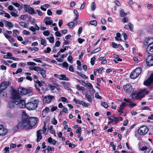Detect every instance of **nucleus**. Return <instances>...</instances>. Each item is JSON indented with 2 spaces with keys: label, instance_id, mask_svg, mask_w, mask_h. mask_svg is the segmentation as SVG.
Here are the masks:
<instances>
[{
  "label": "nucleus",
  "instance_id": "f704fd0d",
  "mask_svg": "<svg viewBox=\"0 0 153 153\" xmlns=\"http://www.w3.org/2000/svg\"><path fill=\"white\" fill-rule=\"evenodd\" d=\"M103 70V68L102 67L100 68V69H96L94 70V73L95 75H96V74H95V72L97 71L98 72L99 74H100L101 73L102 71Z\"/></svg>",
  "mask_w": 153,
  "mask_h": 153
},
{
  "label": "nucleus",
  "instance_id": "3c124183",
  "mask_svg": "<svg viewBox=\"0 0 153 153\" xmlns=\"http://www.w3.org/2000/svg\"><path fill=\"white\" fill-rule=\"evenodd\" d=\"M73 101L76 104H78L80 105L81 104V101H80L79 100H77L75 98H74L73 99Z\"/></svg>",
  "mask_w": 153,
  "mask_h": 153
},
{
  "label": "nucleus",
  "instance_id": "20e7f679",
  "mask_svg": "<svg viewBox=\"0 0 153 153\" xmlns=\"http://www.w3.org/2000/svg\"><path fill=\"white\" fill-rule=\"evenodd\" d=\"M143 84L149 87L150 90H152L153 88V73L144 82Z\"/></svg>",
  "mask_w": 153,
  "mask_h": 153
},
{
  "label": "nucleus",
  "instance_id": "774afa93",
  "mask_svg": "<svg viewBox=\"0 0 153 153\" xmlns=\"http://www.w3.org/2000/svg\"><path fill=\"white\" fill-rule=\"evenodd\" d=\"M9 147H6L4 148V153H8L9 152Z\"/></svg>",
  "mask_w": 153,
  "mask_h": 153
},
{
  "label": "nucleus",
  "instance_id": "39448f33",
  "mask_svg": "<svg viewBox=\"0 0 153 153\" xmlns=\"http://www.w3.org/2000/svg\"><path fill=\"white\" fill-rule=\"evenodd\" d=\"M29 69L31 70H34L40 74L42 77L44 78H46L45 71L42 68L37 66L30 67Z\"/></svg>",
  "mask_w": 153,
  "mask_h": 153
},
{
  "label": "nucleus",
  "instance_id": "a19ab883",
  "mask_svg": "<svg viewBox=\"0 0 153 153\" xmlns=\"http://www.w3.org/2000/svg\"><path fill=\"white\" fill-rule=\"evenodd\" d=\"M51 51V49L50 47H47L46 50L44 51V53H49Z\"/></svg>",
  "mask_w": 153,
  "mask_h": 153
},
{
  "label": "nucleus",
  "instance_id": "79ce46f5",
  "mask_svg": "<svg viewBox=\"0 0 153 153\" xmlns=\"http://www.w3.org/2000/svg\"><path fill=\"white\" fill-rule=\"evenodd\" d=\"M61 101L63 102L68 103V101L67 99L65 97H62L61 98Z\"/></svg>",
  "mask_w": 153,
  "mask_h": 153
},
{
  "label": "nucleus",
  "instance_id": "603ef678",
  "mask_svg": "<svg viewBox=\"0 0 153 153\" xmlns=\"http://www.w3.org/2000/svg\"><path fill=\"white\" fill-rule=\"evenodd\" d=\"M50 33V32L48 30H45L43 32V35L46 36H48Z\"/></svg>",
  "mask_w": 153,
  "mask_h": 153
},
{
  "label": "nucleus",
  "instance_id": "b1692460",
  "mask_svg": "<svg viewBox=\"0 0 153 153\" xmlns=\"http://www.w3.org/2000/svg\"><path fill=\"white\" fill-rule=\"evenodd\" d=\"M121 34L119 32L117 33H116V36L115 37V39L117 41H120L122 42L123 40L121 38Z\"/></svg>",
  "mask_w": 153,
  "mask_h": 153
},
{
  "label": "nucleus",
  "instance_id": "473e14b6",
  "mask_svg": "<svg viewBox=\"0 0 153 153\" xmlns=\"http://www.w3.org/2000/svg\"><path fill=\"white\" fill-rule=\"evenodd\" d=\"M76 74L84 79H87L88 78V77H87L85 75L82 74L81 72H79L77 71Z\"/></svg>",
  "mask_w": 153,
  "mask_h": 153
},
{
  "label": "nucleus",
  "instance_id": "0e129e2a",
  "mask_svg": "<svg viewBox=\"0 0 153 153\" xmlns=\"http://www.w3.org/2000/svg\"><path fill=\"white\" fill-rule=\"evenodd\" d=\"M90 23L91 25L96 26L97 25V22L96 20L91 21L90 22Z\"/></svg>",
  "mask_w": 153,
  "mask_h": 153
},
{
  "label": "nucleus",
  "instance_id": "4c0bfd02",
  "mask_svg": "<svg viewBox=\"0 0 153 153\" xmlns=\"http://www.w3.org/2000/svg\"><path fill=\"white\" fill-rule=\"evenodd\" d=\"M46 39L48 40H49V42L51 43H53L54 41V38L53 37H51L50 38L49 37H47Z\"/></svg>",
  "mask_w": 153,
  "mask_h": 153
},
{
  "label": "nucleus",
  "instance_id": "6ab92c4d",
  "mask_svg": "<svg viewBox=\"0 0 153 153\" xmlns=\"http://www.w3.org/2000/svg\"><path fill=\"white\" fill-rule=\"evenodd\" d=\"M111 46L112 47L115 48H117L119 46H121V48L120 49V50L122 51H124V48L120 44H118L117 45V43L114 42H112L111 43Z\"/></svg>",
  "mask_w": 153,
  "mask_h": 153
},
{
  "label": "nucleus",
  "instance_id": "ea45409f",
  "mask_svg": "<svg viewBox=\"0 0 153 153\" xmlns=\"http://www.w3.org/2000/svg\"><path fill=\"white\" fill-rule=\"evenodd\" d=\"M96 8V4L94 2H92L91 5V10H94Z\"/></svg>",
  "mask_w": 153,
  "mask_h": 153
},
{
  "label": "nucleus",
  "instance_id": "cd10ccee",
  "mask_svg": "<svg viewBox=\"0 0 153 153\" xmlns=\"http://www.w3.org/2000/svg\"><path fill=\"white\" fill-rule=\"evenodd\" d=\"M49 131L50 133L54 134V136H56L55 131L53 128V126H51L49 128Z\"/></svg>",
  "mask_w": 153,
  "mask_h": 153
},
{
  "label": "nucleus",
  "instance_id": "49530a36",
  "mask_svg": "<svg viewBox=\"0 0 153 153\" xmlns=\"http://www.w3.org/2000/svg\"><path fill=\"white\" fill-rule=\"evenodd\" d=\"M27 15L25 14H22L20 16V19H21L25 20L27 17Z\"/></svg>",
  "mask_w": 153,
  "mask_h": 153
},
{
  "label": "nucleus",
  "instance_id": "6e6552de",
  "mask_svg": "<svg viewBox=\"0 0 153 153\" xmlns=\"http://www.w3.org/2000/svg\"><path fill=\"white\" fill-rule=\"evenodd\" d=\"M124 91L127 93H131V95L134 92V89L130 83H127L123 86Z\"/></svg>",
  "mask_w": 153,
  "mask_h": 153
},
{
  "label": "nucleus",
  "instance_id": "4d7b16f0",
  "mask_svg": "<svg viewBox=\"0 0 153 153\" xmlns=\"http://www.w3.org/2000/svg\"><path fill=\"white\" fill-rule=\"evenodd\" d=\"M8 40L12 44H13L15 42V40L11 36L10 38L8 39Z\"/></svg>",
  "mask_w": 153,
  "mask_h": 153
},
{
  "label": "nucleus",
  "instance_id": "5701e85b",
  "mask_svg": "<svg viewBox=\"0 0 153 153\" xmlns=\"http://www.w3.org/2000/svg\"><path fill=\"white\" fill-rule=\"evenodd\" d=\"M61 77H59V79L60 80H63L68 81L69 80L68 78L66 77V75L65 74H61L59 75Z\"/></svg>",
  "mask_w": 153,
  "mask_h": 153
},
{
  "label": "nucleus",
  "instance_id": "a878e982",
  "mask_svg": "<svg viewBox=\"0 0 153 153\" xmlns=\"http://www.w3.org/2000/svg\"><path fill=\"white\" fill-rule=\"evenodd\" d=\"M19 25L22 27H24L25 28H27L28 27V25L29 23H26L25 22H19Z\"/></svg>",
  "mask_w": 153,
  "mask_h": 153
},
{
  "label": "nucleus",
  "instance_id": "f257e3e1",
  "mask_svg": "<svg viewBox=\"0 0 153 153\" xmlns=\"http://www.w3.org/2000/svg\"><path fill=\"white\" fill-rule=\"evenodd\" d=\"M11 98L13 100H14L16 104L20 108H24L26 107V104L25 100H22L21 96L18 94L16 90H13L12 93Z\"/></svg>",
  "mask_w": 153,
  "mask_h": 153
},
{
  "label": "nucleus",
  "instance_id": "e433bc0d",
  "mask_svg": "<svg viewBox=\"0 0 153 153\" xmlns=\"http://www.w3.org/2000/svg\"><path fill=\"white\" fill-rule=\"evenodd\" d=\"M101 105L106 108L108 107V105L106 102H102L101 103Z\"/></svg>",
  "mask_w": 153,
  "mask_h": 153
},
{
  "label": "nucleus",
  "instance_id": "0eeeda50",
  "mask_svg": "<svg viewBox=\"0 0 153 153\" xmlns=\"http://www.w3.org/2000/svg\"><path fill=\"white\" fill-rule=\"evenodd\" d=\"M28 120L29 124L28 127L27 128V130L32 129V127L36 124L38 120L36 117H29V118Z\"/></svg>",
  "mask_w": 153,
  "mask_h": 153
},
{
  "label": "nucleus",
  "instance_id": "864d4df0",
  "mask_svg": "<svg viewBox=\"0 0 153 153\" xmlns=\"http://www.w3.org/2000/svg\"><path fill=\"white\" fill-rule=\"evenodd\" d=\"M148 149V148L146 146H145V145L143 146H142V147H141L140 150L141 151H144V150H147Z\"/></svg>",
  "mask_w": 153,
  "mask_h": 153
},
{
  "label": "nucleus",
  "instance_id": "c756f323",
  "mask_svg": "<svg viewBox=\"0 0 153 153\" xmlns=\"http://www.w3.org/2000/svg\"><path fill=\"white\" fill-rule=\"evenodd\" d=\"M30 14L33 15L36 14V12L35 11L34 9L31 7L29 10V11L28 12Z\"/></svg>",
  "mask_w": 153,
  "mask_h": 153
},
{
  "label": "nucleus",
  "instance_id": "aec40b11",
  "mask_svg": "<svg viewBox=\"0 0 153 153\" xmlns=\"http://www.w3.org/2000/svg\"><path fill=\"white\" fill-rule=\"evenodd\" d=\"M51 19V17H46L44 19L45 20H46L45 21V23L47 25H49L52 24L53 22V20H49L50 19Z\"/></svg>",
  "mask_w": 153,
  "mask_h": 153
},
{
  "label": "nucleus",
  "instance_id": "5fc2aeb1",
  "mask_svg": "<svg viewBox=\"0 0 153 153\" xmlns=\"http://www.w3.org/2000/svg\"><path fill=\"white\" fill-rule=\"evenodd\" d=\"M28 65L30 66H35L36 65V64L34 62H28L27 63Z\"/></svg>",
  "mask_w": 153,
  "mask_h": 153
},
{
  "label": "nucleus",
  "instance_id": "c03bdc74",
  "mask_svg": "<svg viewBox=\"0 0 153 153\" xmlns=\"http://www.w3.org/2000/svg\"><path fill=\"white\" fill-rule=\"evenodd\" d=\"M41 43L42 45H43L44 46H46L47 44L46 43V40L45 39H42L41 40Z\"/></svg>",
  "mask_w": 153,
  "mask_h": 153
},
{
  "label": "nucleus",
  "instance_id": "9b49d317",
  "mask_svg": "<svg viewBox=\"0 0 153 153\" xmlns=\"http://www.w3.org/2000/svg\"><path fill=\"white\" fill-rule=\"evenodd\" d=\"M152 55H148L145 59L147 64L149 66L153 65V56Z\"/></svg>",
  "mask_w": 153,
  "mask_h": 153
},
{
  "label": "nucleus",
  "instance_id": "4be33fe9",
  "mask_svg": "<svg viewBox=\"0 0 153 153\" xmlns=\"http://www.w3.org/2000/svg\"><path fill=\"white\" fill-rule=\"evenodd\" d=\"M59 86V85H58L55 83H53L52 85H49L50 89L51 91L53 90L56 87Z\"/></svg>",
  "mask_w": 153,
  "mask_h": 153
},
{
  "label": "nucleus",
  "instance_id": "58836bf2",
  "mask_svg": "<svg viewBox=\"0 0 153 153\" xmlns=\"http://www.w3.org/2000/svg\"><path fill=\"white\" fill-rule=\"evenodd\" d=\"M128 26L129 28L131 31H133V25L130 22L128 23Z\"/></svg>",
  "mask_w": 153,
  "mask_h": 153
},
{
  "label": "nucleus",
  "instance_id": "e2e57ef3",
  "mask_svg": "<svg viewBox=\"0 0 153 153\" xmlns=\"http://www.w3.org/2000/svg\"><path fill=\"white\" fill-rule=\"evenodd\" d=\"M67 59L68 61L71 63L73 60V57L71 55H69Z\"/></svg>",
  "mask_w": 153,
  "mask_h": 153
},
{
  "label": "nucleus",
  "instance_id": "f3484780",
  "mask_svg": "<svg viewBox=\"0 0 153 153\" xmlns=\"http://www.w3.org/2000/svg\"><path fill=\"white\" fill-rule=\"evenodd\" d=\"M113 122L114 123V124L115 125H117L119 121H122L123 120V118L120 117H117L113 116Z\"/></svg>",
  "mask_w": 153,
  "mask_h": 153
},
{
  "label": "nucleus",
  "instance_id": "7c9ffc66",
  "mask_svg": "<svg viewBox=\"0 0 153 153\" xmlns=\"http://www.w3.org/2000/svg\"><path fill=\"white\" fill-rule=\"evenodd\" d=\"M120 16L121 17H125L127 15V13H125L123 10H121L120 11Z\"/></svg>",
  "mask_w": 153,
  "mask_h": 153
},
{
  "label": "nucleus",
  "instance_id": "09e8293b",
  "mask_svg": "<svg viewBox=\"0 0 153 153\" xmlns=\"http://www.w3.org/2000/svg\"><path fill=\"white\" fill-rule=\"evenodd\" d=\"M128 18L127 17H124L123 18L122 21L123 23H125L128 21Z\"/></svg>",
  "mask_w": 153,
  "mask_h": 153
},
{
  "label": "nucleus",
  "instance_id": "de8ad7c7",
  "mask_svg": "<svg viewBox=\"0 0 153 153\" xmlns=\"http://www.w3.org/2000/svg\"><path fill=\"white\" fill-rule=\"evenodd\" d=\"M95 59L96 58L94 56L91 59V65H93L94 64V61Z\"/></svg>",
  "mask_w": 153,
  "mask_h": 153
},
{
  "label": "nucleus",
  "instance_id": "393cba45",
  "mask_svg": "<svg viewBox=\"0 0 153 153\" xmlns=\"http://www.w3.org/2000/svg\"><path fill=\"white\" fill-rule=\"evenodd\" d=\"M50 110L48 107H46L44 109H43L42 111V115L43 117H45V116H43V114L44 113H45V114H47L49 111Z\"/></svg>",
  "mask_w": 153,
  "mask_h": 153
},
{
  "label": "nucleus",
  "instance_id": "a18cd8bd",
  "mask_svg": "<svg viewBox=\"0 0 153 153\" xmlns=\"http://www.w3.org/2000/svg\"><path fill=\"white\" fill-rule=\"evenodd\" d=\"M86 86L87 88L90 89H91L93 87L91 84L89 82H88L87 83H86Z\"/></svg>",
  "mask_w": 153,
  "mask_h": 153
},
{
  "label": "nucleus",
  "instance_id": "9d476101",
  "mask_svg": "<svg viewBox=\"0 0 153 153\" xmlns=\"http://www.w3.org/2000/svg\"><path fill=\"white\" fill-rule=\"evenodd\" d=\"M18 93L21 95H24L27 93L32 92L31 90L27 89L23 87H20L18 89Z\"/></svg>",
  "mask_w": 153,
  "mask_h": 153
},
{
  "label": "nucleus",
  "instance_id": "c9c22d12",
  "mask_svg": "<svg viewBox=\"0 0 153 153\" xmlns=\"http://www.w3.org/2000/svg\"><path fill=\"white\" fill-rule=\"evenodd\" d=\"M113 55L114 57L116 59L117 61L118 62H121L122 61V59L120 58L118 55L114 54Z\"/></svg>",
  "mask_w": 153,
  "mask_h": 153
},
{
  "label": "nucleus",
  "instance_id": "052dcab7",
  "mask_svg": "<svg viewBox=\"0 0 153 153\" xmlns=\"http://www.w3.org/2000/svg\"><path fill=\"white\" fill-rule=\"evenodd\" d=\"M10 14L12 16L14 17H17L18 16V15L16 14L15 12H11L10 13Z\"/></svg>",
  "mask_w": 153,
  "mask_h": 153
},
{
  "label": "nucleus",
  "instance_id": "bf43d9fd",
  "mask_svg": "<svg viewBox=\"0 0 153 153\" xmlns=\"http://www.w3.org/2000/svg\"><path fill=\"white\" fill-rule=\"evenodd\" d=\"M53 120L52 121V123L54 125H56L57 123V120L55 119V118H53Z\"/></svg>",
  "mask_w": 153,
  "mask_h": 153
},
{
  "label": "nucleus",
  "instance_id": "423d86ee",
  "mask_svg": "<svg viewBox=\"0 0 153 153\" xmlns=\"http://www.w3.org/2000/svg\"><path fill=\"white\" fill-rule=\"evenodd\" d=\"M142 69L140 67L137 68L130 74L131 78L135 79L137 77L141 72Z\"/></svg>",
  "mask_w": 153,
  "mask_h": 153
},
{
  "label": "nucleus",
  "instance_id": "ddd939ff",
  "mask_svg": "<svg viewBox=\"0 0 153 153\" xmlns=\"http://www.w3.org/2000/svg\"><path fill=\"white\" fill-rule=\"evenodd\" d=\"M153 44V38L148 37L144 40V45L147 47Z\"/></svg>",
  "mask_w": 153,
  "mask_h": 153
},
{
  "label": "nucleus",
  "instance_id": "a211bd4d",
  "mask_svg": "<svg viewBox=\"0 0 153 153\" xmlns=\"http://www.w3.org/2000/svg\"><path fill=\"white\" fill-rule=\"evenodd\" d=\"M53 98L54 97L53 96L48 95L47 96L45 97L44 100L46 101L45 102L47 103H49Z\"/></svg>",
  "mask_w": 153,
  "mask_h": 153
},
{
  "label": "nucleus",
  "instance_id": "2f4dec72",
  "mask_svg": "<svg viewBox=\"0 0 153 153\" xmlns=\"http://www.w3.org/2000/svg\"><path fill=\"white\" fill-rule=\"evenodd\" d=\"M85 97L88 101L90 102H91L92 100L91 95H89L87 93H86L85 94Z\"/></svg>",
  "mask_w": 153,
  "mask_h": 153
},
{
  "label": "nucleus",
  "instance_id": "f8f14e48",
  "mask_svg": "<svg viewBox=\"0 0 153 153\" xmlns=\"http://www.w3.org/2000/svg\"><path fill=\"white\" fill-rule=\"evenodd\" d=\"M144 91L143 90L142 91H140L139 92H138L136 94L133 93L131 95L132 96V97L133 98H134L135 97L136 99L141 100L143 97V96H141L140 94H141L142 92Z\"/></svg>",
  "mask_w": 153,
  "mask_h": 153
},
{
  "label": "nucleus",
  "instance_id": "4468645a",
  "mask_svg": "<svg viewBox=\"0 0 153 153\" xmlns=\"http://www.w3.org/2000/svg\"><path fill=\"white\" fill-rule=\"evenodd\" d=\"M7 133V129L3 125L0 124V135L4 136Z\"/></svg>",
  "mask_w": 153,
  "mask_h": 153
},
{
  "label": "nucleus",
  "instance_id": "1a4fd4ad",
  "mask_svg": "<svg viewBox=\"0 0 153 153\" xmlns=\"http://www.w3.org/2000/svg\"><path fill=\"white\" fill-rule=\"evenodd\" d=\"M149 128L146 126H141L137 130L138 134L140 135H144L148 131Z\"/></svg>",
  "mask_w": 153,
  "mask_h": 153
},
{
  "label": "nucleus",
  "instance_id": "8fccbe9b",
  "mask_svg": "<svg viewBox=\"0 0 153 153\" xmlns=\"http://www.w3.org/2000/svg\"><path fill=\"white\" fill-rule=\"evenodd\" d=\"M7 25L9 27H12L13 26V24L10 22L7 21Z\"/></svg>",
  "mask_w": 153,
  "mask_h": 153
},
{
  "label": "nucleus",
  "instance_id": "dca6fc26",
  "mask_svg": "<svg viewBox=\"0 0 153 153\" xmlns=\"http://www.w3.org/2000/svg\"><path fill=\"white\" fill-rule=\"evenodd\" d=\"M146 51L150 55L153 54V44L147 47Z\"/></svg>",
  "mask_w": 153,
  "mask_h": 153
},
{
  "label": "nucleus",
  "instance_id": "680f3d73",
  "mask_svg": "<svg viewBox=\"0 0 153 153\" xmlns=\"http://www.w3.org/2000/svg\"><path fill=\"white\" fill-rule=\"evenodd\" d=\"M34 82L36 83H38L39 86L40 87H41L42 86V83L38 80H36V81H34Z\"/></svg>",
  "mask_w": 153,
  "mask_h": 153
},
{
  "label": "nucleus",
  "instance_id": "37998d69",
  "mask_svg": "<svg viewBox=\"0 0 153 153\" xmlns=\"http://www.w3.org/2000/svg\"><path fill=\"white\" fill-rule=\"evenodd\" d=\"M137 105L136 103L132 102L131 101V102H129V104L128 105V106L130 107H133Z\"/></svg>",
  "mask_w": 153,
  "mask_h": 153
},
{
  "label": "nucleus",
  "instance_id": "338daca9",
  "mask_svg": "<svg viewBox=\"0 0 153 153\" xmlns=\"http://www.w3.org/2000/svg\"><path fill=\"white\" fill-rule=\"evenodd\" d=\"M62 12H63V11L62 10H57L56 11V13L58 15H60L62 14Z\"/></svg>",
  "mask_w": 153,
  "mask_h": 153
},
{
  "label": "nucleus",
  "instance_id": "2eb2a0df",
  "mask_svg": "<svg viewBox=\"0 0 153 153\" xmlns=\"http://www.w3.org/2000/svg\"><path fill=\"white\" fill-rule=\"evenodd\" d=\"M42 131V130L39 129L37 130L36 131V142L37 143L39 142L42 138V136L41 135V131Z\"/></svg>",
  "mask_w": 153,
  "mask_h": 153
},
{
  "label": "nucleus",
  "instance_id": "412c9836",
  "mask_svg": "<svg viewBox=\"0 0 153 153\" xmlns=\"http://www.w3.org/2000/svg\"><path fill=\"white\" fill-rule=\"evenodd\" d=\"M16 101L13 100V101H9L8 102V106L10 108H13L16 105Z\"/></svg>",
  "mask_w": 153,
  "mask_h": 153
},
{
  "label": "nucleus",
  "instance_id": "bb28decb",
  "mask_svg": "<svg viewBox=\"0 0 153 153\" xmlns=\"http://www.w3.org/2000/svg\"><path fill=\"white\" fill-rule=\"evenodd\" d=\"M75 87L77 89V90L78 91H85V88L84 87L80 86L78 84H77L76 85Z\"/></svg>",
  "mask_w": 153,
  "mask_h": 153
},
{
  "label": "nucleus",
  "instance_id": "13d9d810",
  "mask_svg": "<svg viewBox=\"0 0 153 153\" xmlns=\"http://www.w3.org/2000/svg\"><path fill=\"white\" fill-rule=\"evenodd\" d=\"M78 41L79 43L80 44H82V42L85 41V40L84 39H81V38H79L78 39Z\"/></svg>",
  "mask_w": 153,
  "mask_h": 153
},
{
  "label": "nucleus",
  "instance_id": "72a5a7b5",
  "mask_svg": "<svg viewBox=\"0 0 153 153\" xmlns=\"http://www.w3.org/2000/svg\"><path fill=\"white\" fill-rule=\"evenodd\" d=\"M24 7L25 10L26 12H28L31 7H30V6L27 4H25L24 5Z\"/></svg>",
  "mask_w": 153,
  "mask_h": 153
},
{
  "label": "nucleus",
  "instance_id": "69168bd1",
  "mask_svg": "<svg viewBox=\"0 0 153 153\" xmlns=\"http://www.w3.org/2000/svg\"><path fill=\"white\" fill-rule=\"evenodd\" d=\"M82 132L81 128L80 127H79L77 129H76V133L79 134L81 133Z\"/></svg>",
  "mask_w": 153,
  "mask_h": 153
},
{
  "label": "nucleus",
  "instance_id": "7ed1b4c3",
  "mask_svg": "<svg viewBox=\"0 0 153 153\" xmlns=\"http://www.w3.org/2000/svg\"><path fill=\"white\" fill-rule=\"evenodd\" d=\"M39 101L34 98H32L29 102L26 103V108L29 110H34L36 109Z\"/></svg>",
  "mask_w": 153,
  "mask_h": 153
},
{
  "label": "nucleus",
  "instance_id": "c85d7f7f",
  "mask_svg": "<svg viewBox=\"0 0 153 153\" xmlns=\"http://www.w3.org/2000/svg\"><path fill=\"white\" fill-rule=\"evenodd\" d=\"M63 83L64 88H65L66 89L68 90H71V88L69 86V83H67L66 82H63Z\"/></svg>",
  "mask_w": 153,
  "mask_h": 153
},
{
  "label": "nucleus",
  "instance_id": "f03ea898",
  "mask_svg": "<svg viewBox=\"0 0 153 153\" xmlns=\"http://www.w3.org/2000/svg\"><path fill=\"white\" fill-rule=\"evenodd\" d=\"M29 117L26 114H23L22 116L21 122L19 123L16 127L13 128L14 132L18 131L20 128H25L27 130L29 126Z\"/></svg>",
  "mask_w": 153,
  "mask_h": 153
},
{
  "label": "nucleus",
  "instance_id": "6e6d98bb",
  "mask_svg": "<svg viewBox=\"0 0 153 153\" xmlns=\"http://www.w3.org/2000/svg\"><path fill=\"white\" fill-rule=\"evenodd\" d=\"M81 104L83 106L85 107H87L88 106V103H86L85 102H84V101H81Z\"/></svg>",
  "mask_w": 153,
  "mask_h": 153
}]
</instances>
